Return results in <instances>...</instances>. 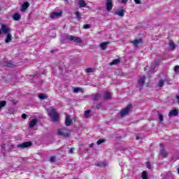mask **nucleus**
I'll return each instance as SVG.
<instances>
[{"instance_id":"nucleus-1","label":"nucleus","mask_w":179,"mask_h":179,"mask_svg":"<svg viewBox=\"0 0 179 179\" xmlns=\"http://www.w3.org/2000/svg\"><path fill=\"white\" fill-rule=\"evenodd\" d=\"M46 110L48 115L52 118V121H58V118H59V115H58V113H57V110H55V108L51 107L49 109Z\"/></svg>"},{"instance_id":"nucleus-2","label":"nucleus","mask_w":179,"mask_h":179,"mask_svg":"<svg viewBox=\"0 0 179 179\" xmlns=\"http://www.w3.org/2000/svg\"><path fill=\"white\" fill-rule=\"evenodd\" d=\"M161 79L158 82V86L159 87H163L164 86V82H166L168 85H171L170 83V78L167 76L165 73H161L159 75Z\"/></svg>"},{"instance_id":"nucleus-3","label":"nucleus","mask_w":179,"mask_h":179,"mask_svg":"<svg viewBox=\"0 0 179 179\" xmlns=\"http://www.w3.org/2000/svg\"><path fill=\"white\" fill-rule=\"evenodd\" d=\"M57 135L64 136V138H69V136H71V130L67 128L59 129L57 130Z\"/></svg>"},{"instance_id":"nucleus-4","label":"nucleus","mask_w":179,"mask_h":179,"mask_svg":"<svg viewBox=\"0 0 179 179\" xmlns=\"http://www.w3.org/2000/svg\"><path fill=\"white\" fill-rule=\"evenodd\" d=\"M66 40H69V41H74V43H82V38L78 36H73L72 35H66Z\"/></svg>"},{"instance_id":"nucleus-5","label":"nucleus","mask_w":179,"mask_h":179,"mask_svg":"<svg viewBox=\"0 0 179 179\" xmlns=\"http://www.w3.org/2000/svg\"><path fill=\"white\" fill-rule=\"evenodd\" d=\"M131 110H132V105H128L124 109L120 111V117H125V115L129 114Z\"/></svg>"},{"instance_id":"nucleus-6","label":"nucleus","mask_w":179,"mask_h":179,"mask_svg":"<svg viewBox=\"0 0 179 179\" xmlns=\"http://www.w3.org/2000/svg\"><path fill=\"white\" fill-rule=\"evenodd\" d=\"M113 0H106V8L107 12H111L113 10Z\"/></svg>"},{"instance_id":"nucleus-7","label":"nucleus","mask_w":179,"mask_h":179,"mask_svg":"<svg viewBox=\"0 0 179 179\" xmlns=\"http://www.w3.org/2000/svg\"><path fill=\"white\" fill-rule=\"evenodd\" d=\"M32 145H33V143H31V141H27L22 143L18 144L17 145V148H21L22 149H24L25 148H30V146H31Z\"/></svg>"},{"instance_id":"nucleus-8","label":"nucleus","mask_w":179,"mask_h":179,"mask_svg":"<svg viewBox=\"0 0 179 179\" xmlns=\"http://www.w3.org/2000/svg\"><path fill=\"white\" fill-rule=\"evenodd\" d=\"M1 33H3V34H8L11 31L10 28H9V27L5 25V24H2L1 25Z\"/></svg>"},{"instance_id":"nucleus-9","label":"nucleus","mask_w":179,"mask_h":179,"mask_svg":"<svg viewBox=\"0 0 179 179\" xmlns=\"http://www.w3.org/2000/svg\"><path fill=\"white\" fill-rule=\"evenodd\" d=\"M66 127H71V125H73V122L71 119V116L68 114L66 115V121H65Z\"/></svg>"},{"instance_id":"nucleus-10","label":"nucleus","mask_w":179,"mask_h":179,"mask_svg":"<svg viewBox=\"0 0 179 179\" xmlns=\"http://www.w3.org/2000/svg\"><path fill=\"white\" fill-rule=\"evenodd\" d=\"M1 66H6L7 68H13L14 65L12 62L4 61L1 62Z\"/></svg>"},{"instance_id":"nucleus-11","label":"nucleus","mask_w":179,"mask_h":179,"mask_svg":"<svg viewBox=\"0 0 179 179\" xmlns=\"http://www.w3.org/2000/svg\"><path fill=\"white\" fill-rule=\"evenodd\" d=\"M91 99L93 101H100L101 100V95L100 94H92Z\"/></svg>"},{"instance_id":"nucleus-12","label":"nucleus","mask_w":179,"mask_h":179,"mask_svg":"<svg viewBox=\"0 0 179 179\" xmlns=\"http://www.w3.org/2000/svg\"><path fill=\"white\" fill-rule=\"evenodd\" d=\"M37 122H38V120H37L36 118L31 120L29 122V128H31V129L34 128V126H36L37 124Z\"/></svg>"},{"instance_id":"nucleus-13","label":"nucleus","mask_w":179,"mask_h":179,"mask_svg":"<svg viewBox=\"0 0 179 179\" xmlns=\"http://www.w3.org/2000/svg\"><path fill=\"white\" fill-rule=\"evenodd\" d=\"M29 6H30V4L29 3V2L27 1L24 2L21 6V9H20L21 12H25L26 9H27Z\"/></svg>"},{"instance_id":"nucleus-14","label":"nucleus","mask_w":179,"mask_h":179,"mask_svg":"<svg viewBox=\"0 0 179 179\" xmlns=\"http://www.w3.org/2000/svg\"><path fill=\"white\" fill-rule=\"evenodd\" d=\"M110 43V41L103 42L99 45V47L101 48V50H107V47Z\"/></svg>"},{"instance_id":"nucleus-15","label":"nucleus","mask_w":179,"mask_h":179,"mask_svg":"<svg viewBox=\"0 0 179 179\" xmlns=\"http://www.w3.org/2000/svg\"><path fill=\"white\" fill-rule=\"evenodd\" d=\"M5 43H6V44H9V43H12V34H10V32L7 34L5 39Z\"/></svg>"},{"instance_id":"nucleus-16","label":"nucleus","mask_w":179,"mask_h":179,"mask_svg":"<svg viewBox=\"0 0 179 179\" xmlns=\"http://www.w3.org/2000/svg\"><path fill=\"white\" fill-rule=\"evenodd\" d=\"M177 115H178V110L177 109L171 110L169 113V117H177Z\"/></svg>"},{"instance_id":"nucleus-17","label":"nucleus","mask_w":179,"mask_h":179,"mask_svg":"<svg viewBox=\"0 0 179 179\" xmlns=\"http://www.w3.org/2000/svg\"><path fill=\"white\" fill-rule=\"evenodd\" d=\"M115 15H117V16H120V17H124L125 15V10H119L117 11H115Z\"/></svg>"},{"instance_id":"nucleus-18","label":"nucleus","mask_w":179,"mask_h":179,"mask_svg":"<svg viewBox=\"0 0 179 179\" xmlns=\"http://www.w3.org/2000/svg\"><path fill=\"white\" fill-rule=\"evenodd\" d=\"M131 44H133L135 47H138V45L142 43V38H138L134 41H131Z\"/></svg>"},{"instance_id":"nucleus-19","label":"nucleus","mask_w":179,"mask_h":179,"mask_svg":"<svg viewBox=\"0 0 179 179\" xmlns=\"http://www.w3.org/2000/svg\"><path fill=\"white\" fill-rule=\"evenodd\" d=\"M103 99V100H110V99H111V93H110L108 92H104Z\"/></svg>"},{"instance_id":"nucleus-20","label":"nucleus","mask_w":179,"mask_h":179,"mask_svg":"<svg viewBox=\"0 0 179 179\" xmlns=\"http://www.w3.org/2000/svg\"><path fill=\"white\" fill-rule=\"evenodd\" d=\"M86 1L85 0H79L78 1V6L79 8H86Z\"/></svg>"},{"instance_id":"nucleus-21","label":"nucleus","mask_w":179,"mask_h":179,"mask_svg":"<svg viewBox=\"0 0 179 179\" xmlns=\"http://www.w3.org/2000/svg\"><path fill=\"white\" fill-rule=\"evenodd\" d=\"M62 13L58 12L52 13L50 14L51 19H55V17H59L61 16Z\"/></svg>"},{"instance_id":"nucleus-22","label":"nucleus","mask_w":179,"mask_h":179,"mask_svg":"<svg viewBox=\"0 0 179 179\" xmlns=\"http://www.w3.org/2000/svg\"><path fill=\"white\" fill-rule=\"evenodd\" d=\"M160 155L163 158L167 157V156H169V153L166 152V150H164V148H162L161 150Z\"/></svg>"},{"instance_id":"nucleus-23","label":"nucleus","mask_w":179,"mask_h":179,"mask_svg":"<svg viewBox=\"0 0 179 179\" xmlns=\"http://www.w3.org/2000/svg\"><path fill=\"white\" fill-rule=\"evenodd\" d=\"M146 79L145 76H143L142 78H140L138 80V84L140 86H143L145 85V80Z\"/></svg>"},{"instance_id":"nucleus-24","label":"nucleus","mask_w":179,"mask_h":179,"mask_svg":"<svg viewBox=\"0 0 179 179\" xmlns=\"http://www.w3.org/2000/svg\"><path fill=\"white\" fill-rule=\"evenodd\" d=\"M169 47L171 51H174V50H176V44L174 43V42H173L172 40L169 41Z\"/></svg>"},{"instance_id":"nucleus-25","label":"nucleus","mask_w":179,"mask_h":179,"mask_svg":"<svg viewBox=\"0 0 179 179\" xmlns=\"http://www.w3.org/2000/svg\"><path fill=\"white\" fill-rule=\"evenodd\" d=\"M21 17H22V16H20V14H19V13H16L15 14H14L13 19V20L19 21V20Z\"/></svg>"},{"instance_id":"nucleus-26","label":"nucleus","mask_w":179,"mask_h":179,"mask_svg":"<svg viewBox=\"0 0 179 179\" xmlns=\"http://www.w3.org/2000/svg\"><path fill=\"white\" fill-rule=\"evenodd\" d=\"M121 60L120 59H115L112 62H110V65H116V64H120Z\"/></svg>"},{"instance_id":"nucleus-27","label":"nucleus","mask_w":179,"mask_h":179,"mask_svg":"<svg viewBox=\"0 0 179 179\" xmlns=\"http://www.w3.org/2000/svg\"><path fill=\"white\" fill-rule=\"evenodd\" d=\"M38 97L41 100H45L47 99V96L44 94H39Z\"/></svg>"},{"instance_id":"nucleus-28","label":"nucleus","mask_w":179,"mask_h":179,"mask_svg":"<svg viewBox=\"0 0 179 179\" xmlns=\"http://www.w3.org/2000/svg\"><path fill=\"white\" fill-rule=\"evenodd\" d=\"M106 143V139L105 138H101L97 141L96 145H101L102 143Z\"/></svg>"},{"instance_id":"nucleus-29","label":"nucleus","mask_w":179,"mask_h":179,"mask_svg":"<svg viewBox=\"0 0 179 179\" xmlns=\"http://www.w3.org/2000/svg\"><path fill=\"white\" fill-rule=\"evenodd\" d=\"M95 165L97 166L98 167H106V163L104 162H98L95 164Z\"/></svg>"},{"instance_id":"nucleus-30","label":"nucleus","mask_w":179,"mask_h":179,"mask_svg":"<svg viewBox=\"0 0 179 179\" xmlns=\"http://www.w3.org/2000/svg\"><path fill=\"white\" fill-rule=\"evenodd\" d=\"M141 178L143 179H148V172L147 171H143Z\"/></svg>"},{"instance_id":"nucleus-31","label":"nucleus","mask_w":179,"mask_h":179,"mask_svg":"<svg viewBox=\"0 0 179 179\" xmlns=\"http://www.w3.org/2000/svg\"><path fill=\"white\" fill-rule=\"evenodd\" d=\"M76 18L78 19V20H80V19H82V16H81L80 13L79 11H77L76 13Z\"/></svg>"},{"instance_id":"nucleus-32","label":"nucleus","mask_w":179,"mask_h":179,"mask_svg":"<svg viewBox=\"0 0 179 179\" xmlns=\"http://www.w3.org/2000/svg\"><path fill=\"white\" fill-rule=\"evenodd\" d=\"M6 106V101H0V110L2 107H5Z\"/></svg>"},{"instance_id":"nucleus-33","label":"nucleus","mask_w":179,"mask_h":179,"mask_svg":"<svg viewBox=\"0 0 179 179\" xmlns=\"http://www.w3.org/2000/svg\"><path fill=\"white\" fill-rule=\"evenodd\" d=\"M154 69H156V66H151V69H150V70L148 73V76L152 75V73H153Z\"/></svg>"},{"instance_id":"nucleus-34","label":"nucleus","mask_w":179,"mask_h":179,"mask_svg":"<svg viewBox=\"0 0 179 179\" xmlns=\"http://www.w3.org/2000/svg\"><path fill=\"white\" fill-rule=\"evenodd\" d=\"M83 29H92V24H85L83 26Z\"/></svg>"},{"instance_id":"nucleus-35","label":"nucleus","mask_w":179,"mask_h":179,"mask_svg":"<svg viewBox=\"0 0 179 179\" xmlns=\"http://www.w3.org/2000/svg\"><path fill=\"white\" fill-rule=\"evenodd\" d=\"M158 117L160 122L164 120V116L161 113H158Z\"/></svg>"},{"instance_id":"nucleus-36","label":"nucleus","mask_w":179,"mask_h":179,"mask_svg":"<svg viewBox=\"0 0 179 179\" xmlns=\"http://www.w3.org/2000/svg\"><path fill=\"white\" fill-rule=\"evenodd\" d=\"M85 72H87V73H91L92 72H94V70H93V69L92 68H88L85 69Z\"/></svg>"},{"instance_id":"nucleus-37","label":"nucleus","mask_w":179,"mask_h":179,"mask_svg":"<svg viewBox=\"0 0 179 179\" xmlns=\"http://www.w3.org/2000/svg\"><path fill=\"white\" fill-rule=\"evenodd\" d=\"M101 106H103V103H98L96 106H95V108L96 110H100V108H101Z\"/></svg>"},{"instance_id":"nucleus-38","label":"nucleus","mask_w":179,"mask_h":179,"mask_svg":"<svg viewBox=\"0 0 179 179\" xmlns=\"http://www.w3.org/2000/svg\"><path fill=\"white\" fill-rule=\"evenodd\" d=\"M89 114H90V110H86L84 113L85 118H89Z\"/></svg>"},{"instance_id":"nucleus-39","label":"nucleus","mask_w":179,"mask_h":179,"mask_svg":"<svg viewBox=\"0 0 179 179\" xmlns=\"http://www.w3.org/2000/svg\"><path fill=\"white\" fill-rule=\"evenodd\" d=\"M80 92V88H79V87H76V88L73 89V92H74V93H78V92Z\"/></svg>"},{"instance_id":"nucleus-40","label":"nucleus","mask_w":179,"mask_h":179,"mask_svg":"<svg viewBox=\"0 0 179 179\" xmlns=\"http://www.w3.org/2000/svg\"><path fill=\"white\" fill-rule=\"evenodd\" d=\"M50 162L54 163V162H55V157H51L50 159Z\"/></svg>"},{"instance_id":"nucleus-41","label":"nucleus","mask_w":179,"mask_h":179,"mask_svg":"<svg viewBox=\"0 0 179 179\" xmlns=\"http://www.w3.org/2000/svg\"><path fill=\"white\" fill-rule=\"evenodd\" d=\"M178 71H179V66H176L174 67V71L177 73L178 72Z\"/></svg>"},{"instance_id":"nucleus-42","label":"nucleus","mask_w":179,"mask_h":179,"mask_svg":"<svg viewBox=\"0 0 179 179\" xmlns=\"http://www.w3.org/2000/svg\"><path fill=\"white\" fill-rule=\"evenodd\" d=\"M22 118H23V120H26V118H27V115H26V113L22 114Z\"/></svg>"},{"instance_id":"nucleus-43","label":"nucleus","mask_w":179,"mask_h":179,"mask_svg":"<svg viewBox=\"0 0 179 179\" xmlns=\"http://www.w3.org/2000/svg\"><path fill=\"white\" fill-rule=\"evenodd\" d=\"M135 3H136L137 5H140L141 3V0H134Z\"/></svg>"},{"instance_id":"nucleus-44","label":"nucleus","mask_w":179,"mask_h":179,"mask_svg":"<svg viewBox=\"0 0 179 179\" xmlns=\"http://www.w3.org/2000/svg\"><path fill=\"white\" fill-rule=\"evenodd\" d=\"M152 168V166H150V163L147 162V169H150Z\"/></svg>"},{"instance_id":"nucleus-45","label":"nucleus","mask_w":179,"mask_h":179,"mask_svg":"<svg viewBox=\"0 0 179 179\" xmlns=\"http://www.w3.org/2000/svg\"><path fill=\"white\" fill-rule=\"evenodd\" d=\"M69 153H71V154L73 153V148H71L69 151Z\"/></svg>"},{"instance_id":"nucleus-46","label":"nucleus","mask_w":179,"mask_h":179,"mask_svg":"<svg viewBox=\"0 0 179 179\" xmlns=\"http://www.w3.org/2000/svg\"><path fill=\"white\" fill-rule=\"evenodd\" d=\"M128 2V0H122V3H127Z\"/></svg>"},{"instance_id":"nucleus-47","label":"nucleus","mask_w":179,"mask_h":179,"mask_svg":"<svg viewBox=\"0 0 179 179\" xmlns=\"http://www.w3.org/2000/svg\"><path fill=\"white\" fill-rule=\"evenodd\" d=\"M64 3H65V5H68V3H69V1L64 0Z\"/></svg>"},{"instance_id":"nucleus-48","label":"nucleus","mask_w":179,"mask_h":179,"mask_svg":"<svg viewBox=\"0 0 179 179\" xmlns=\"http://www.w3.org/2000/svg\"><path fill=\"white\" fill-rule=\"evenodd\" d=\"M94 145V144H93V143H91V144H90V148H93V146Z\"/></svg>"},{"instance_id":"nucleus-49","label":"nucleus","mask_w":179,"mask_h":179,"mask_svg":"<svg viewBox=\"0 0 179 179\" xmlns=\"http://www.w3.org/2000/svg\"><path fill=\"white\" fill-rule=\"evenodd\" d=\"M136 141H138L139 136H136Z\"/></svg>"},{"instance_id":"nucleus-50","label":"nucleus","mask_w":179,"mask_h":179,"mask_svg":"<svg viewBox=\"0 0 179 179\" xmlns=\"http://www.w3.org/2000/svg\"><path fill=\"white\" fill-rule=\"evenodd\" d=\"M0 34H2V30L0 29Z\"/></svg>"},{"instance_id":"nucleus-51","label":"nucleus","mask_w":179,"mask_h":179,"mask_svg":"<svg viewBox=\"0 0 179 179\" xmlns=\"http://www.w3.org/2000/svg\"><path fill=\"white\" fill-rule=\"evenodd\" d=\"M50 52L52 54L54 52V50H51Z\"/></svg>"},{"instance_id":"nucleus-52","label":"nucleus","mask_w":179,"mask_h":179,"mask_svg":"<svg viewBox=\"0 0 179 179\" xmlns=\"http://www.w3.org/2000/svg\"><path fill=\"white\" fill-rule=\"evenodd\" d=\"M161 148H163V144H160Z\"/></svg>"},{"instance_id":"nucleus-53","label":"nucleus","mask_w":179,"mask_h":179,"mask_svg":"<svg viewBox=\"0 0 179 179\" xmlns=\"http://www.w3.org/2000/svg\"><path fill=\"white\" fill-rule=\"evenodd\" d=\"M144 71H146V67H145V68H144Z\"/></svg>"},{"instance_id":"nucleus-54","label":"nucleus","mask_w":179,"mask_h":179,"mask_svg":"<svg viewBox=\"0 0 179 179\" xmlns=\"http://www.w3.org/2000/svg\"><path fill=\"white\" fill-rule=\"evenodd\" d=\"M45 73V71H44V73Z\"/></svg>"},{"instance_id":"nucleus-55","label":"nucleus","mask_w":179,"mask_h":179,"mask_svg":"<svg viewBox=\"0 0 179 179\" xmlns=\"http://www.w3.org/2000/svg\"><path fill=\"white\" fill-rule=\"evenodd\" d=\"M0 10H1V8H0Z\"/></svg>"}]
</instances>
